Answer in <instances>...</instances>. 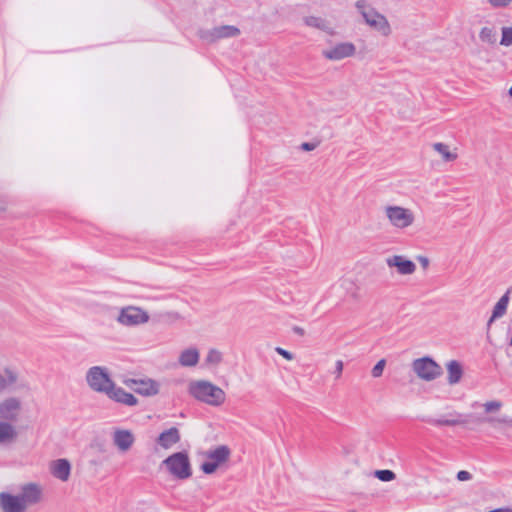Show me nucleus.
<instances>
[{"label":"nucleus","mask_w":512,"mask_h":512,"mask_svg":"<svg viewBox=\"0 0 512 512\" xmlns=\"http://www.w3.org/2000/svg\"><path fill=\"white\" fill-rule=\"evenodd\" d=\"M44 500V488L36 482L22 484L16 493H0V508L3 512H26Z\"/></svg>","instance_id":"obj_1"},{"label":"nucleus","mask_w":512,"mask_h":512,"mask_svg":"<svg viewBox=\"0 0 512 512\" xmlns=\"http://www.w3.org/2000/svg\"><path fill=\"white\" fill-rule=\"evenodd\" d=\"M188 393L195 400L211 407H220L226 401L225 391L208 380H192L188 383Z\"/></svg>","instance_id":"obj_2"},{"label":"nucleus","mask_w":512,"mask_h":512,"mask_svg":"<svg viewBox=\"0 0 512 512\" xmlns=\"http://www.w3.org/2000/svg\"><path fill=\"white\" fill-rule=\"evenodd\" d=\"M355 8L362 16L365 24L372 30L386 38L392 34V26L387 17L380 13L367 0H357L355 2Z\"/></svg>","instance_id":"obj_3"},{"label":"nucleus","mask_w":512,"mask_h":512,"mask_svg":"<svg viewBox=\"0 0 512 512\" xmlns=\"http://www.w3.org/2000/svg\"><path fill=\"white\" fill-rule=\"evenodd\" d=\"M159 469L175 480H186L192 476L191 462L185 451L175 452L166 457L160 463Z\"/></svg>","instance_id":"obj_4"},{"label":"nucleus","mask_w":512,"mask_h":512,"mask_svg":"<svg viewBox=\"0 0 512 512\" xmlns=\"http://www.w3.org/2000/svg\"><path fill=\"white\" fill-rule=\"evenodd\" d=\"M383 213L388 224L396 230H406L416 223V213L409 207L387 204Z\"/></svg>","instance_id":"obj_5"},{"label":"nucleus","mask_w":512,"mask_h":512,"mask_svg":"<svg viewBox=\"0 0 512 512\" xmlns=\"http://www.w3.org/2000/svg\"><path fill=\"white\" fill-rule=\"evenodd\" d=\"M203 456L204 461L200 465V469L204 474H213L220 467L226 464L231 456V450L226 445H219L213 449L206 451Z\"/></svg>","instance_id":"obj_6"},{"label":"nucleus","mask_w":512,"mask_h":512,"mask_svg":"<svg viewBox=\"0 0 512 512\" xmlns=\"http://www.w3.org/2000/svg\"><path fill=\"white\" fill-rule=\"evenodd\" d=\"M85 381L90 390L100 394H105L114 382L108 368L104 366L90 367L85 374Z\"/></svg>","instance_id":"obj_7"},{"label":"nucleus","mask_w":512,"mask_h":512,"mask_svg":"<svg viewBox=\"0 0 512 512\" xmlns=\"http://www.w3.org/2000/svg\"><path fill=\"white\" fill-rule=\"evenodd\" d=\"M150 316L146 310L138 306L122 307L116 317V322L124 327H136L148 323Z\"/></svg>","instance_id":"obj_8"},{"label":"nucleus","mask_w":512,"mask_h":512,"mask_svg":"<svg viewBox=\"0 0 512 512\" xmlns=\"http://www.w3.org/2000/svg\"><path fill=\"white\" fill-rule=\"evenodd\" d=\"M411 366L415 375L426 382L434 381L442 375L441 366L428 356L415 359Z\"/></svg>","instance_id":"obj_9"},{"label":"nucleus","mask_w":512,"mask_h":512,"mask_svg":"<svg viewBox=\"0 0 512 512\" xmlns=\"http://www.w3.org/2000/svg\"><path fill=\"white\" fill-rule=\"evenodd\" d=\"M356 46L349 41L336 42L322 50V56L329 61L338 62L356 55Z\"/></svg>","instance_id":"obj_10"},{"label":"nucleus","mask_w":512,"mask_h":512,"mask_svg":"<svg viewBox=\"0 0 512 512\" xmlns=\"http://www.w3.org/2000/svg\"><path fill=\"white\" fill-rule=\"evenodd\" d=\"M240 35V29L234 25H221L199 31V37L206 43H214L222 39L235 38Z\"/></svg>","instance_id":"obj_11"},{"label":"nucleus","mask_w":512,"mask_h":512,"mask_svg":"<svg viewBox=\"0 0 512 512\" xmlns=\"http://www.w3.org/2000/svg\"><path fill=\"white\" fill-rule=\"evenodd\" d=\"M23 403L20 398L10 396L0 401V420L14 425L22 415Z\"/></svg>","instance_id":"obj_12"},{"label":"nucleus","mask_w":512,"mask_h":512,"mask_svg":"<svg viewBox=\"0 0 512 512\" xmlns=\"http://www.w3.org/2000/svg\"><path fill=\"white\" fill-rule=\"evenodd\" d=\"M502 406V402L498 400H492L483 403L482 408L484 410V413L487 414V416L478 417L477 422L486 423L492 427H498L508 424L509 420L507 419L506 416L497 415L498 412L501 410Z\"/></svg>","instance_id":"obj_13"},{"label":"nucleus","mask_w":512,"mask_h":512,"mask_svg":"<svg viewBox=\"0 0 512 512\" xmlns=\"http://www.w3.org/2000/svg\"><path fill=\"white\" fill-rule=\"evenodd\" d=\"M125 385L141 396L152 397L160 392L161 384L152 378H131L124 381Z\"/></svg>","instance_id":"obj_14"},{"label":"nucleus","mask_w":512,"mask_h":512,"mask_svg":"<svg viewBox=\"0 0 512 512\" xmlns=\"http://www.w3.org/2000/svg\"><path fill=\"white\" fill-rule=\"evenodd\" d=\"M385 263L389 269L394 270L399 276H411L417 270L416 264L405 255H390L385 259Z\"/></svg>","instance_id":"obj_15"},{"label":"nucleus","mask_w":512,"mask_h":512,"mask_svg":"<svg viewBox=\"0 0 512 512\" xmlns=\"http://www.w3.org/2000/svg\"><path fill=\"white\" fill-rule=\"evenodd\" d=\"M110 400L128 407L138 405V399L130 392H127L122 387L117 386L115 382L109 387L105 394Z\"/></svg>","instance_id":"obj_16"},{"label":"nucleus","mask_w":512,"mask_h":512,"mask_svg":"<svg viewBox=\"0 0 512 512\" xmlns=\"http://www.w3.org/2000/svg\"><path fill=\"white\" fill-rule=\"evenodd\" d=\"M115 447L122 453L129 451L135 443V436L131 430L117 428L112 433Z\"/></svg>","instance_id":"obj_17"},{"label":"nucleus","mask_w":512,"mask_h":512,"mask_svg":"<svg viewBox=\"0 0 512 512\" xmlns=\"http://www.w3.org/2000/svg\"><path fill=\"white\" fill-rule=\"evenodd\" d=\"M181 440V433L177 427H170L162 431L158 437L156 438V444L161 449L171 450L173 449Z\"/></svg>","instance_id":"obj_18"},{"label":"nucleus","mask_w":512,"mask_h":512,"mask_svg":"<svg viewBox=\"0 0 512 512\" xmlns=\"http://www.w3.org/2000/svg\"><path fill=\"white\" fill-rule=\"evenodd\" d=\"M49 470L53 477L62 482H66L70 478L71 464L67 459H57L50 463Z\"/></svg>","instance_id":"obj_19"},{"label":"nucleus","mask_w":512,"mask_h":512,"mask_svg":"<svg viewBox=\"0 0 512 512\" xmlns=\"http://www.w3.org/2000/svg\"><path fill=\"white\" fill-rule=\"evenodd\" d=\"M304 25L317 29L329 35H334L335 30L329 20L321 16L307 15L302 19Z\"/></svg>","instance_id":"obj_20"},{"label":"nucleus","mask_w":512,"mask_h":512,"mask_svg":"<svg viewBox=\"0 0 512 512\" xmlns=\"http://www.w3.org/2000/svg\"><path fill=\"white\" fill-rule=\"evenodd\" d=\"M18 438V431L15 425L0 420V448L13 445Z\"/></svg>","instance_id":"obj_21"},{"label":"nucleus","mask_w":512,"mask_h":512,"mask_svg":"<svg viewBox=\"0 0 512 512\" xmlns=\"http://www.w3.org/2000/svg\"><path fill=\"white\" fill-rule=\"evenodd\" d=\"M200 360V352L196 347L183 349L178 356V363L182 367L191 368L197 366Z\"/></svg>","instance_id":"obj_22"},{"label":"nucleus","mask_w":512,"mask_h":512,"mask_svg":"<svg viewBox=\"0 0 512 512\" xmlns=\"http://www.w3.org/2000/svg\"><path fill=\"white\" fill-rule=\"evenodd\" d=\"M447 382L449 385L458 384L464 374L462 364L457 360H450L446 363Z\"/></svg>","instance_id":"obj_23"},{"label":"nucleus","mask_w":512,"mask_h":512,"mask_svg":"<svg viewBox=\"0 0 512 512\" xmlns=\"http://www.w3.org/2000/svg\"><path fill=\"white\" fill-rule=\"evenodd\" d=\"M510 293L511 289H508L495 304L492 310L491 317L489 318L487 323L488 326H490L496 319H499L506 314L508 304L510 301Z\"/></svg>","instance_id":"obj_24"},{"label":"nucleus","mask_w":512,"mask_h":512,"mask_svg":"<svg viewBox=\"0 0 512 512\" xmlns=\"http://www.w3.org/2000/svg\"><path fill=\"white\" fill-rule=\"evenodd\" d=\"M433 150L440 155L444 162H453L458 158L457 149H451L449 145L437 142L432 145Z\"/></svg>","instance_id":"obj_25"},{"label":"nucleus","mask_w":512,"mask_h":512,"mask_svg":"<svg viewBox=\"0 0 512 512\" xmlns=\"http://www.w3.org/2000/svg\"><path fill=\"white\" fill-rule=\"evenodd\" d=\"M18 380L17 372L13 369L6 368L4 373L0 372V392L6 390L9 386L15 384Z\"/></svg>","instance_id":"obj_26"},{"label":"nucleus","mask_w":512,"mask_h":512,"mask_svg":"<svg viewBox=\"0 0 512 512\" xmlns=\"http://www.w3.org/2000/svg\"><path fill=\"white\" fill-rule=\"evenodd\" d=\"M479 39L486 44H495L497 40V33L495 28L489 26L482 27L479 32Z\"/></svg>","instance_id":"obj_27"},{"label":"nucleus","mask_w":512,"mask_h":512,"mask_svg":"<svg viewBox=\"0 0 512 512\" xmlns=\"http://www.w3.org/2000/svg\"><path fill=\"white\" fill-rule=\"evenodd\" d=\"M222 361V353L217 349H210L207 352L205 362L209 366H217Z\"/></svg>","instance_id":"obj_28"},{"label":"nucleus","mask_w":512,"mask_h":512,"mask_svg":"<svg viewBox=\"0 0 512 512\" xmlns=\"http://www.w3.org/2000/svg\"><path fill=\"white\" fill-rule=\"evenodd\" d=\"M386 364L385 359H380L371 369V376L373 378H380L383 375Z\"/></svg>","instance_id":"obj_29"},{"label":"nucleus","mask_w":512,"mask_h":512,"mask_svg":"<svg viewBox=\"0 0 512 512\" xmlns=\"http://www.w3.org/2000/svg\"><path fill=\"white\" fill-rule=\"evenodd\" d=\"M501 32L502 37L500 44L506 47L512 45V27H503Z\"/></svg>","instance_id":"obj_30"},{"label":"nucleus","mask_w":512,"mask_h":512,"mask_svg":"<svg viewBox=\"0 0 512 512\" xmlns=\"http://www.w3.org/2000/svg\"><path fill=\"white\" fill-rule=\"evenodd\" d=\"M375 476L383 482H389L396 478L395 473L391 470H377Z\"/></svg>","instance_id":"obj_31"},{"label":"nucleus","mask_w":512,"mask_h":512,"mask_svg":"<svg viewBox=\"0 0 512 512\" xmlns=\"http://www.w3.org/2000/svg\"><path fill=\"white\" fill-rule=\"evenodd\" d=\"M465 422L460 420V419H456V418H453V419H446V418H441V419H436L433 421V424L434 425H437V426H455V425H460V424H464Z\"/></svg>","instance_id":"obj_32"},{"label":"nucleus","mask_w":512,"mask_h":512,"mask_svg":"<svg viewBox=\"0 0 512 512\" xmlns=\"http://www.w3.org/2000/svg\"><path fill=\"white\" fill-rule=\"evenodd\" d=\"M343 369H344V362L342 360H340V359L336 360V362L334 364V368L331 371V374L334 375V378L336 380L341 378L342 373H343Z\"/></svg>","instance_id":"obj_33"},{"label":"nucleus","mask_w":512,"mask_h":512,"mask_svg":"<svg viewBox=\"0 0 512 512\" xmlns=\"http://www.w3.org/2000/svg\"><path fill=\"white\" fill-rule=\"evenodd\" d=\"M486 1L494 9L506 8L512 3V0H486Z\"/></svg>","instance_id":"obj_34"},{"label":"nucleus","mask_w":512,"mask_h":512,"mask_svg":"<svg viewBox=\"0 0 512 512\" xmlns=\"http://www.w3.org/2000/svg\"><path fill=\"white\" fill-rule=\"evenodd\" d=\"M275 352L288 361H292L294 359V355L291 352H289L288 350H285L281 347H276Z\"/></svg>","instance_id":"obj_35"},{"label":"nucleus","mask_w":512,"mask_h":512,"mask_svg":"<svg viewBox=\"0 0 512 512\" xmlns=\"http://www.w3.org/2000/svg\"><path fill=\"white\" fill-rule=\"evenodd\" d=\"M472 478V475L470 472L468 471H465V470H461L457 473V479L459 481H468V480H471Z\"/></svg>","instance_id":"obj_36"},{"label":"nucleus","mask_w":512,"mask_h":512,"mask_svg":"<svg viewBox=\"0 0 512 512\" xmlns=\"http://www.w3.org/2000/svg\"><path fill=\"white\" fill-rule=\"evenodd\" d=\"M417 260L424 270H426L430 265V260L427 256L419 255V256H417Z\"/></svg>","instance_id":"obj_37"},{"label":"nucleus","mask_w":512,"mask_h":512,"mask_svg":"<svg viewBox=\"0 0 512 512\" xmlns=\"http://www.w3.org/2000/svg\"><path fill=\"white\" fill-rule=\"evenodd\" d=\"M301 148L304 151H311L315 148V145L312 143L304 142L302 143Z\"/></svg>","instance_id":"obj_38"},{"label":"nucleus","mask_w":512,"mask_h":512,"mask_svg":"<svg viewBox=\"0 0 512 512\" xmlns=\"http://www.w3.org/2000/svg\"><path fill=\"white\" fill-rule=\"evenodd\" d=\"M489 512H512V508L505 507V508H497L490 510Z\"/></svg>","instance_id":"obj_39"},{"label":"nucleus","mask_w":512,"mask_h":512,"mask_svg":"<svg viewBox=\"0 0 512 512\" xmlns=\"http://www.w3.org/2000/svg\"><path fill=\"white\" fill-rule=\"evenodd\" d=\"M348 285H353V282L349 279H342L341 280V286L342 287H347Z\"/></svg>","instance_id":"obj_40"},{"label":"nucleus","mask_w":512,"mask_h":512,"mask_svg":"<svg viewBox=\"0 0 512 512\" xmlns=\"http://www.w3.org/2000/svg\"><path fill=\"white\" fill-rule=\"evenodd\" d=\"M508 95L512 98V86L508 90Z\"/></svg>","instance_id":"obj_41"}]
</instances>
